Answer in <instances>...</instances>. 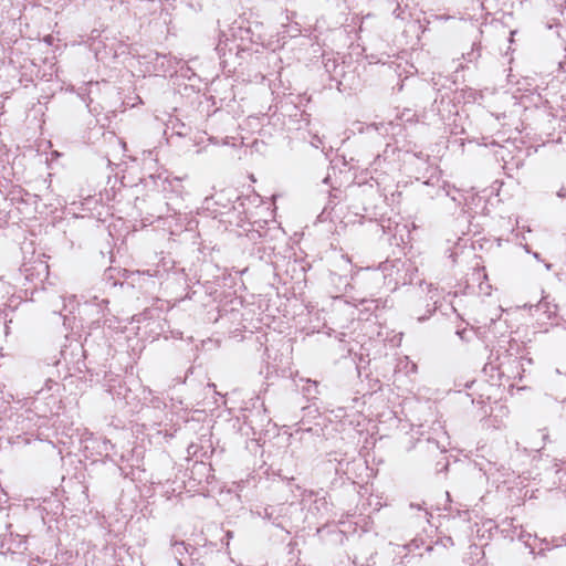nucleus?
I'll list each match as a JSON object with an SVG mask.
<instances>
[{
    "instance_id": "nucleus-2",
    "label": "nucleus",
    "mask_w": 566,
    "mask_h": 566,
    "mask_svg": "<svg viewBox=\"0 0 566 566\" xmlns=\"http://www.w3.org/2000/svg\"><path fill=\"white\" fill-rule=\"evenodd\" d=\"M394 15L397 18V19H401V20H405L406 17H405V11L400 8V6L397 7V9H395L394 11Z\"/></svg>"
},
{
    "instance_id": "nucleus-3",
    "label": "nucleus",
    "mask_w": 566,
    "mask_h": 566,
    "mask_svg": "<svg viewBox=\"0 0 566 566\" xmlns=\"http://www.w3.org/2000/svg\"><path fill=\"white\" fill-rule=\"evenodd\" d=\"M557 196L559 198H566V187H562L558 191H557Z\"/></svg>"
},
{
    "instance_id": "nucleus-1",
    "label": "nucleus",
    "mask_w": 566,
    "mask_h": 566,
    "mask_svg": "<svg viewBox=\"0 0 566 566\" xmlns=\"http://www.w3.org/2000/svg\"><path fill=\"white\" fill-rule=\"evenodd\" d=\"M536 312H543L547 314L548 318L556 315L557 306L551 305L547 301L543 300L536 305Z\"/></svg>"
}]
</instances>
